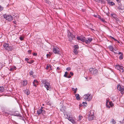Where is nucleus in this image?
<instances>
[{
	"label": "nucleus",
	"mask_w": 124,
	"mask_h": 124,
	"mask_svg": "<svg viewBox=\"0 0 124 124\" xmlns=\"http://www.w3.org/2000/svg\"><path fill=\"white\" fill-rule=\"evenodd\" d=\"M41 82L44 84V86L47 90H51V87L49 82L47 81L46 79H42Z\"/></svg>",
	"instance_id": "nucleus-1"
},
{
	"label": "nucleus",
	"mask_w": 124,
	"mask_h": 124,
	"mask_svg": "<svg viewBox=\"0 0 124 124\" xmlns=\"http://www.w3.org/2000/svg\"><path fill=\"white\" fill-rule=\"evenodd\" d=\"M3 46L5 49L8 51H12L14 49L13 46H9L8 43H5L3 44Z\"/></svg>",
	"instance_id": "nucleus-2"
},
{
	"label": "nucleus",
	"mask_w": 124,
	"mask_h": 124,
	"mask_svg": "<svg viewBox=\"0 0 124 124\" xmlns=\"http://www.w3.org/2000/svg\"><path fill=\"white\" fill-rule=\"evenodd\" d=\"M44 108L43 107H41L40 109H38L37 111V113L38 115H39L41 114L44 115L46 114V111L44 110Z\"/></svg>",
	"instance_id": "nucleus-3"
},
{
	"label": "nucleus",
	"mask_w": 124,
	"mask_h": 124,
	"mask_svg": "<svg viewBox=\"0 0 124 124\" xmlns=\"http://www.w3.org/2000/svg\"><path fill=\"white\" fill-rule=\"evenodd\" d=\"M90 73L95 75L97 74L98 73V70L94 68H90L89 69Z\"/></svg>",
	"instance_id": "nucleus-4"
},
{
	"label": "nucleus",
	"mask_w": 124,
	"mask_h": 124,
	"mask_svg": "<svg viewBox=\"0 0 124 124\" xmlns=\"http://www.w3.org/2000/svg\"><path fill=\"white\" fill-rule=\"evenodd\" d=\"M68 36L69 39V41H71L73 39L75 38L74 35L69 30L68 31Z\"/></svg>",
	"instance_id": "nucleus-5"
},
{
	"label": "nucleus",
	"mask_w": 124,
	"mask_h": 124,
	"mask_svg": "<svg viewBox=\"0 0 124 124\" xmlns=\"http://www.w3.org/2000/svg\"><path fill=\"white\" fill-rule=\"evenodd\" d=\"M83 98L85 100L89 101L92 99V97L91 96L90 94H88L84 95L83 96Z\"/></svg>",
	"instance_id": "nucleus-6"
},
{
	"label": "nucleus",
	"mask_w": 124,
	"mask_h": 124,
	"mask_svg": "<svg viewBox=\"0 0 124 124\" xmlns=\"http://www.w3.org/2000/svg\"><path fill=\"white\" fill-rule=\"evenodd\" d=\"M4 17L5 19L9 21L12 20L13 18V17L10 15H4Z\"/></svg>",
	"instance_id": "nucleus-7"
},
{
	"label": "nucleus",
	"mask_w": 124,
	"mask_h": 124,
	"mask_svg": "<svg viewBox=\"0 0 124 124\" xmlns=\"http://www.w3.org/2000/svg\"><path fill=\"white\" fill-rule=\"evenodd\" d=\"M118 90L120 91L121 94H123L124 93V88L123 87H121L120 85H118L117 87Z\"/></svg>",
	"instance_id": "nucleus-8"
},
{
	"label": "nucleus",
	"mask_w": 124,
	"mask_h": 124,
	"mask_svg": "<svg viewBox=\"0 0 124 124\" xmlns=\"http://www.w3.org/2000/svg\"><path fill=\"white\" fill-rule=\"evenodd\" d=\"M53 51L54 53L56 54H58L59 52V50L58 47L54 46V48Z\"/></svg>",
	"instance_id": "nucleus-9"
},
{
	"label": "nucleus",
	"mask_w": 124,
	"mask_h": 124,
	"mask_svg": "<svg viewBox=\"0 0 124 124\" xmlns=\"http://www.w3.org/2000/svg\"><path fill=\"white\" fill-rule=\"evenodd\" d=\"M118 9L121 13H123L124 12V6L120 5H119V7L118 8Z\"/></svg>",
	"instance_id": "nucleus-10"
},
{
	"label": "nucleus",
	"mask_w": 124,
	"mask_h": 124,
	"mask_svg": "<svg viewBox=\"0 0 124 124\" xmlns=\"http://www.w3.org/2000/svg\"><path fill=\"white\" fill-rule=\"evenodd\" d=\"M93 40V38H87L86 39H85V42L86 44H90Z\"/></svg>",
	"instance_id": "nucleus-11"
},
{
	"label": "nucleus",
	"mask_w": 124,
	"mask_h": 124,
	"mask_svg": "<svg viewBox=\"0 0 124 124\" xmlns=\"http://www.w3.org/2000/svg\"><path fill=\"white\" fill-rule=\"evenodd\" d=\"M64 116L66 118H67L69 121L72 123L74 120L70 116H69L68 115H64Z\"/></svg>",
	"instance_id": "nucleus-12"
},
{
	"label": "nucleus",
	"mask_w": 124,
	"mask_h": 124,
	"mask_svg": "<svg viewBox=\"0 0 124 124\" xmlns=\"http://www.w3.org/2000/svg\"><path fill=\"white\" fill-rule=\"evenodd\" d=\"M77 39L78 40H80L82 42H85V38L84 37H83L81 36H78L77 37Z\"/></svg>",
	"instance_id": "nucleus-13"
},
{
	"label": "nucleus",
	"mask_w": 124,
	"mask_h": 124,
	"mask_svg": "<svg viewBox=\"0 0 124 124\" xmlns=\"http://www.w3.org/2000/svg\"><path fill=\"white\" fill-rule=\"evenodd\" d=\"M94 16L98 18L99 19H100L101 21L104 23L106 22L105 21V19L103 18H102L101 16L99 15H95Z\"/></svg>",
	"instance_id": "nucleus-14"
},
{
	"label": "nucleus",
	"mask_w": 124,
	"mask_h": 124,
	"mask_svg": "<svg viewBox=\"0 0 124 124\" xmlns=\"http://www.w3.org/2000/svg\"><path fill=\"white\" fill-rule=\"evenodd\" d=\"M94 114H90L89 115L88 118L89 120H91L94 119Z\"/></svg>",
	"instance_id": "nucleus-15"
},
{
	"label": "nucleus",
	"mask_w": 124,
	"mask_h": 124,
	"mask_svg": "<svg viewBox=\"0 0 124 124\" xmlns=\"http://www.w3.org/2000/svg\"><path fill=\"white\" fill-rule=\"evenodd\" d=\"M28 83V81L26 80H23L22 82L21 86H25Z\"/></svg>",
	"instance_id": "nucleus-16"
},
{
	"label": "nucleus",
	"mask_w": 124,
	"mask_h": 124,
	"mask_svg": "<svg viewBox=\"0 0 124 124\" xmlns=\"http://www.w3.org/2000/svg\"><path fill=\"white\" fill-rule=\"evenodd\" d=\"M5 88L3 86H0V93H2L4 92H5Z\"/></svg>",
	"instance_id": "nucleus-17"
},
{
	"label": "nucleus",
	"mask_w": 124,
	"mask_h": 124,
	"mask_svg": "<svg viewBox=\"0 0 124 124\" xmlns=\"http://www.w3.org/2000/svg\"><path fill=\"white\" fill-rule=\"evenodd\" d=\"M39 82L37 81V80L35 79L34 80L33 82V85L35 86L36 87V84H38Z\"/></svg>",
	"instance_id": "nucleus-18"
},
{
	"label": "nucleus",
	"mask_w": 124,
	"mask_h": 124,
	"mask_svg": "<svg viewBox=\"0 0 124 124\" xmlns=\"http://www.w3.org/2000/svg\"><path fill=\"white\" fill-rule=\"evenodd\" d=\"M76 98L78 100H80V98L79 97V95L78 94H75Z\"/></svg>",
	"instance_id": "nucleus-19"
},
{
	"label": "nucleus",
	"mask_w": 124,
	"mask_h": 124,
	"mask_svg": "<svg viewBox=\"0 0 124 124\" xmlns=\"http://www.w3.org/2000/svg\"><path fill=\"white\" fill-rule=\"evenodd\" d=\"M83 118V116L81 115H80L78 118V121H81Z\"/></svg>",
	"instance_id": "nucleus-20"
},
{
	"label": "nucleus",
	"mask_w": 124,
	"mask_h": 124,
	"mask_svg": "<svg viewBox=\"0 0 124 124\" xmlns=\"http://www.w3.org/2000/svg\"><path fill=\"white\" fill-rule=\"evenodd\" d=\"M24 93L26 94L27 95H28L30 93V92L28 90L26 89L25 90Z\"/></svg>",
	"instance_id": "nucleus-21"
},
{
	"label": "nucleus",
	"mask_w": 124,
	"mask_h": 124,
	"mask_svg": "<svg viewBox=\"0 0 124 124\" xmlns=\"http://www.w3.org/2000/svg\"><path fill=\"white\" fill-rule=\"evenodd\" d=\"M108 47L111 51H113L114 48L111 45L109 46H108Z\"/></svg>",
	"instance_id": "nucleus-22"
},
{
	"label": "nucleus",
	"mask_w": 124,
	"mask_h": 124,
	"mask_svg": "<svg viewBox=\"0 0 124 124\" xmlns=\"http://www.w3.org/2000/svg\"><path fill=\"white\" fill-rule=\"evenodd\" d=\"M9 112L8 111H5L4 113V114L6 116H8V115H9Z\"/></svg>",
	"instance_id": "nucleus-23"
},
{
	"label": "nucleus",
	"mask_w": 124,
	"mask_h": 124,
	"mask_svg": "<svg viewBox=\"0 0 124 124\" xmlns=\"http://www.w3.org/2000/svg\"><path fill=\"white\" fill-rule=\"evenodd\" d=\"M121 68L120 71L121 72L124 73V68L123 66H122Z\"/></svg>",
	"instance_id": "nucleus-24"
},
{
	"label": "nucleus",
	"mask_w": 124,
	"mask_h": 124,
	"mask_svg": "<svg viewBox=\"0 0 124 124\" xmlns=\"http://www.w3.org/2000/svg\"><path fill=\"white\" fill-rule=\"evenodd\" d=\"M72 90L74 91V93H76L77 92V91L78 89L77 88H76L75 89H74V88H72Z\"/></svg>",
	"instance_id": "nucleus-25"
},
{
	"label": "nucleus",
	"mask_w": 124,
	"mask_h": 124,
	"mask_svg": "<svg viewBox=\"0 0 124 124\" xmlns=\"http://www.w3.org/2000/svg\"><path fill=\"white\" fill-rule=\"evenodd\" d=\"M121 67L122 66H120L119 65H117L116 67V68L120 70L121 68Z\"/></svg>",
	"instance_id": "nucleus-26"
},
{
	"label": "nucleus",
	"mask_w": 124,
	"mask_h": 124,
	"mask_svg": "<svg viewBox=\"0 0 124 124\" xmlns=\"http://www.w3.org/2000/svg\"><path fill=\"white\" fill-rule=\"evenodd\" d=\"M87 106V103H86V102H82V106H83L84 107H86Z\"/></svg>",
	"instance_id": "nucleus-27"
},
{
	"label": "nucleus",
	"mask_w": 124,
	"mask_h": 124,
	"mask_svg": "<svg viewBox=\"0 0 124 124\" xmlns=\"http://www.w3.org/2000/svg\"><path fill=\"white\" fill-rule=\"evenodd\" d=\"M123 54H121L119 57V58L120 60H122L123 59Z\"/></svg>",
	"instance_id": "nucleus-28"
},
{
	"label": "nucleus",
	"mask_w": 124,
	"mask_h": 124,
	"mask_svg": "<svg viewBox=\"0 0 124 124\" xmlns=\"http://www.w3.org/2000/svg\"><path fill=\"white\" fill-rule=\"evenodd\" d=\"M108 101H107L106 102V106L107 108H110V106H109V105L108 104Z\"/></svg>",
	"instance_id": "nucleus-29"
},
{
	"label": "nucleus",
	"mask_w": 124,
	"mask_h": 124,
	"mask_svg": "<svg viewBox=\"0 0 124 124\" xmlns=\"http://www.w3.org/2000/svg\"><path fill=\"white\" fill-rule=\"evenodd\" d=\"M74 52L76 55L78 53V51H77V50L74 49Z\"/></svg>",
	"instance_id": "nucleus-30"
},
{
	"label": "nucleus",
	"mask_w": 124,
	"mask_h": 124,
	"mask_svg": "<svg viewBox=\"0 0 124 124\" xmlns=\"http://www.w3.org/2000/svg\"><path fill=\"white\" fill-rule=\"evenodd\" d=\"M108 103H109V105H110V106L111 107H113V103H112V101L111 102H108Z\"/></svg>",
	"instance_id": "nucleus-31"
},
{
	"label": "nucleus",
	"mask_w": 124,
	"mask_h": 124,
	"mask_svg": "<svg viewBox=\"0 0 124 124\" xmlns=\"http://www.w3.org/2000/svg\"><path fill=\"white\" fill-rule=\"evenodd\" d=\"M16 67L15 66H14L13 67L11 68L10 69V70L11 71H12L14 70H16Z\"/></svg>",
	"instance_id": "nucleus-32"
},
{
	"label": "nucleus",
	"mask_w": 124,
	"mask_h": 124,
	"mask_svg": "<svg viewBox=\"0 0 124 124\" xmlns=\"http://www.w3.org/2000/svg\"><path fill=\"white\" fill-rule=\"evenodd\" d=\"M111 122L112 124H115L116 123L115 121L113 119H112V120L111 121Z\"/></svg>",
	"instance_id": "nucleus-33"
},
{
	"label": "nucleus",
	"mask_w": 124,
	"mask_h": 124,
	"mask_svg": "<svg viewBox=\"0 0 124 124\" xmlns=\"http://www.w3.org/2000/svg\"><path fill=\"white\" fill-rule=\"evenodd\" d=\"M47 104L48 105H49L50 106H51V104L50 101H48L46 102Z\"/></svg>",
	"instance_id": "nucleus-34"
},
{
	"label": "nucleus",
	"mask_w": 124,
	"mask_h": 124,
	"mask_svg": "<svg viewBox=\"0 0 124 124\" xmlns=\"http://www.w3.org/2000/svg\"><path fill=\"white\" fill-rule=\"evenodd\" d=\"M116 1L118 3L119 5V6L120 5H121V0H116Z\"/></svg>",
	"instance_id": "nucleus-35"
},
{
	"label": "nucleus",
	"mask_w": 124,
	"mask_h": 124,
	"mask_svg": "<svg viewBox=\"0 0 124 124\" xmlns=\"http://www.w3.org/2000/svg\"><path fill=\"white\" fill-rule=\"evenodd\" d=\"M68 73L66 71L65 72V74L64 75V76L65 77L67 78V75Z\"/></svg>",
	"instance_id": "nucleus-36"
},
{
	"label": "nucleus",
	"mask_w": 124,
	"mask_h": 124,
	"mask_svg": "<svg viewBox=\"0 0 124 124\" xmlns=\"http://www.w3.org/2000/svg\"><path fill=\"white\" fill-rule=\"evenodd\" d=\"M109 4L110 5L113 6V5H115V3L113 2H112V1H111L110 2V3Z\"/></svg>",
	"instance_id": "nucleus-37"
},
{
	"label": "nucleus",
	"mask_w": 124,
	"mask_h": 124,
	"mask_svg": "<svg viewBox=\"0 0 124 124\" xmlns=\"http://www.w3.org/2000/svg\"><path fill=\"white\" fill-rule=\"evenodd\" d=\"M34 62V61L33 60H30V61H29V62H28V63H29L30 64H31L33 63Z\"/></svg>",
	"instance_id": "nucleus-38"
},
{
	"label": "nucleus",
	"mask_w": 124,
	"mask_h": 124,
	"mask_svg": "<svg viewBox=\"0 0 124 124\" xmlns=\"http://www.w3.org/2000/svg\"><path fill=\"white\" fill-rule=\"evenodd\" d=\"M34 73L31 70L30 71L29 74L30 75H32Z\"/></svg>",
	"instance_id": "nucleus-39"
},
{
	"label": "nucleus",
	"mask_w": 124,
	"mask_h": 124,
	"mask_svg": "<svg viewBox=\"0 0 124 124\" xmlns=\"http://www.w3.org/2000/svg\"><path fill=\"white\" fill-rule=\"evenodd\" d=\"M79 48V47L78 46H75L74 47V49L78 50Z\"/></svg>",
	"instance_id": "nucleus-40"
},
{
	"label": "nucleus",
	"mask_w": 124,
	"mask_h": 124,
	"mask_svg": "<svg viewBox=\"0 0 124 124\" xmlns=\"http://www.w3.org/2000/svg\"><path fill=\"white\" fill-rule=\"evenodd\" d=\"M110 37L112 39H114L115 41H117L118 43H119V41H118L117 40H116V39H115L114 38L111 37V36H110Z\"/></svg>",
	"instance_id": "nucleus-41"
},
{
	"label": "nucleus",
	"mask_w": 124,
	"mask_h": 124,
	"mask_svg": "<svg viewBox=\"0 0 124 124\" xmlns=\"http://www.w3.org/2000/svg\"><path fill=\"white\" fill-rule=\"evenodd\" d=\"M23 37L22 36H21L20 37L19 39L20 40H23Z\"/></svg>",
	"instance_id": "nucleus-42"
},
{
	"label": "nucleus",
	"mask_w": 124,
	"mask_h": 124,
	"mask_svg": "<svg viewBox=\"0 0 124 124\" xmlns=\"http://www.w3.org/2000/svg\"><path fill=\"white\" fill-rule=\"evenodd\" d=\"M25 60L28 63V62H29V59L28 58H26L25 59Z\"/></svg>",
	"instance_id": "nucleus-43"
},
{
	"label": "nucleus",
	"mask_w": 124,
	"mask_h": 124,
	"mask_svg": "<svg viewBox=\"0 0 124 124\" xmlns=\"http://www.w3.org/2000/svg\"><path fill=\"white\" fill-rule=\"evenodd\" d=\"M99 1L98 2H101V3H103V0H99Z\"/></svg>",
	"instance_id": "nucleus-44"
},
{
	"label": "nucleus",
	"mask_w": 124,
	"mask_h": 124,
	"mask_svg": "<svg viewBox=\"0 0 124 124\" xmlns=\"http://www.w3.org/2000/svg\"><path fill=\"white\" fill-rule=\"evenodd\" d=\"M70 69H71L70 68V67H68L66 69V70L68 71L70 70Z\"/></svg>",
	"instance_id": "nucleus-45"
},
{
	"label": "nucleus",
	"mask_w": 124,
	"mask_h": 124,
	"mask_svg": "<svg viewBox=\"0 0 124 124\" xmlns=\"http://www.w3.org/2000/svg\"><path fill=\"white\" fill-rule=\"evenodd\" d=\"M72 123L73 124H78V123L76 122L75 120L73 121Z\"/></svg>",
	"instance_id": "nucleus-46"
},
{
	"label": "nucleus",
	"mask_w": 124,
	"mask_h": 124,
	"mask_svg": "<svg viewBox=\"0 0 124 124\" xmlns=\"http://www.w3.org/2000/svg\"><path fill=\"white\" fill-rule=\"evenodd\" d=\"M45 1H46V3H47L48 4H49V3L50 1L49 0H46Z\"/></svg>",
	"instance_id": "nucleus-47"
},
{
	"label": "nucleus",
	"mask_w": 124,
	"mask_h": 124,
	"mask_svg": "<svg viewBox=\"0 0 124 124\" xmlns=\"http://www.w3.org/2000/svg\"><path fill=\"white\" fill-rule=\"evenodd\" d=\"M51 67V66H47V67H46V70H48V68H49V67Z\"/></svg>",
	"instance_id": "nucleus-48"
},
{
	"label": "nucleus",
	"mask_w": 124,
	"mask_h": 124,
	"mask_svg": "<svg viewBox=\"0 0 124 124\" xmlns=\"http://www.w3.org/2000/svg\"><path fill=\"white\" fill-rule=\"evenodd\" d=\"M3 9V8L0 5V11L2 10Z\"/></svg>",
	"instance_id": "nucleus-49"
},
{
	"label": "nucleus",
	"mask_w": 124,
	"mask_h": 124,
	"mask_svg": "<svg viewBox=\"0 0 124 124\" xmlns=\"http://www.w3.org/2000/svg\"><path fill=\"white\" fill-rule=\"evenodd\" d=\"M114 52L115 53H116V54H118V53H115V52ZM123 54V53L121 52H119L118 53V54Z\"/></svg>",
	"instance_id": "nucleus-50"
},
{
	"label": "nucleus",
	"mask_w": 124,
	"mask_h": 124,
	"mask_svg": "<svg viewBox=\"0 0 124 124\" xmlns=\"http://www.w3.org/2000/svg\"><path fill=\"white\" fill-rule=\"evenodd\" d=\"M108 2V4H109L110 3V0H106Z\"/></svg>",
	"instance_id": "nucleus-51"
},
{
	"label": "nucleus",
	"mask_w": 124,
	"mask_h": 124,
	"mask_svg": "<svg viewBox=\"0 0 124 124\" xmlns=\"http://www.w3.org/2000/svg\"><path fill=\"white\" fill-rule=\"evenodd\" d=\"M50 55H51L50 54H46V56H47V57H50Z\"/></svg>",
	"instance_id": "nucleus-52"
},
{
	"label": "nucleus",
	"mask_w": 124,
	"mask_h": 124,
	"mask_svg": "<svg viewBox=\"0 0 124 124\" xmlns=\"http://www.w3.org/2000/svg\"><path fill=\"white\" fill-rule=\"evenodd\" d=\"M28 52L29 53L31 54V50H29L28 51Z\"/></svg>",
	"instance_id": "nucleus-53"
},
{
	"label": "nucleus",
	"mask_w": 124,
	"mask_h": 124,
	"mask_svg": "<svg viewBox=\"0 0 124 124\" xmlns=\"http://www.w3.org/2000/svg\"><path fill=\"white\" fill-rule=\"evenodd\" d=\"M37 55V54L36 53H34L33 54V55L34 56H36Z\"/></svg>",
	"instance_id": "nucleus-54"
},
{
	"label": "nucleus",
	"mask_w": 124,
	"mask_h": 124,
	"mask_svg": "<svg viewBox=\"0 0 124 124\" xmlns=\"http://www.w3.org/2000/svg\"><path fill=\"white\" fill-rule=\"evenodd\" d=\"M20 115L19 114H16V115H14V116H19V115Z\"/></svg>",
	"instance_id": "nucleus-55"
},
{
	"label": "nucleus",
	"mask_w": 124,
	"mask_h": 124,
	"mask_svg": "<svg viewBox=\"0 0 124 124\" xmlns=\"http://www.w3.org/2000/svg\"><path fill=\"white\" fill-rule=\"evenodd\" d=\"M70 75H71V76H73V74L72 72H70Z\"/></svg>",
	"instance_id": "nucleus-56"
},
{
	"label": "nucleus",
	"mask_w": 124,
	"mask_h": 124,
	"mask_svg": "<svg viewBox=\"0 0 124 124\" xmlns=\"http://www.w3.org/2000/svg\"><path fill=\"white\" fill-rule=\"evenodd\" d=\"M60 69V68L59 67H57V70H59Z\"/></svg>",
	"instance_id": "nucleus-57"
},
{
	"label": "nucleus",
	"mask_w": 124,
	"mask_h": 124,
	"mask_svg": "<svg viewBox=\"0 0 124 124\" xmlns=\"http://www.w3.org/2000/svg\"><path fill=\"white\" fill-rule=\"evenodd\" d=\"M71 77V76L70 75H69V76H67V78H70Z\"/></svg>",
	"instance_id": "nucleus-58"
},
{
	"label": "nucleus",
	"mask_w": 124,
	"mask_h": 124,
	"mask_svg": "<svg viewBox=\"0 0 124 124\" xmlns=\"http://www.w3.org/2000/svg\"><path fill=\"white\" fill-rule=\"evenodd\" d=\"M93 0L94 1H95L96 2H98L99 1V0Z\"/></svg>",
	"instance_id": "nucleus-59"
},
{
	"label": "nucleus",
	"mask_w": 124,
	"mask_h": 124,
	"mask_svg": "<svg viewBox=\"0 0 124 124\" xmlns=\"http://www.w3.org/2000/svg\"><path fill=\"white\" fill-rule=\"evenodd\" d=\"M90 29H91L92 30H93V31H94V30L93 29H92L91 28H90Z\"/></svg>",
	"instance_id": "nucleus-60"
},
{
	"label": "nucleus",
	"mask_w": 124,
	"mask_h": 124,
	"mask_svg": "<svg viewBox=\"0 0 124 124\" xmlns=\"http://www.w3.org/2000/svg\"><path fill=\"white\" fill-rule=\"evenodd\" d=\"M42 105L43 106H44V104H43Z\"/></svg>",
	"instance_id": "nucleus-61"
}]
</instances>
